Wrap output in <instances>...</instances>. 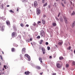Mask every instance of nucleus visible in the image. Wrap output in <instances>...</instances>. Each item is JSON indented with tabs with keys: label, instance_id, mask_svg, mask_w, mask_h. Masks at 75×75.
<instances>
[{
	"label": "nucleus",
	"instance_id": "obj_1",
	"mask_svg": "<svg viewBox=\"0 0 75 75\" xmlns=\"http://www.w3.org/2000/svg\"><path fill=\"white\" fill-rule=\"evenodd\" d=\"M60 62L62 63L61 64H60L58 63L57 64V67L58 68H61V67H62V65H63L62 63L61 62Z\"/></svg>",
	"mask_w": 75,
	"mask_h": 75
},
{
	"label": "nucleus",
	"instance_id": "obj_2",
	"mask_svg": "<svg viewBox=\"0 0 75 75\" xmlns=\"http://www.w3.org/2000/svg\"><path fill=\"white\" fill-rule=\"evenodd\" d=\"M40 34L42 37H45V33L43 30H42L41 31Z\"/></svg>",
	"mask_w": 75,
	"mask_h": 75
},
{
	"label": "nucleus",
	"instance_id": "obj_3",
	"mask_svg": "<svg viewBox=\"0 0 75 75\" xmlns=\"http://www.w3.org/2000/svg\"><path fill=\"white\" fill-rule=\"evenodd\" d=\"M37 13L38 15H39L41 13V11H40V9L38 8L37 9Z\"/></svg>",
	"mask_w": 75,
	"mask_h": 75
},
{
	"label": "nucleus",
	"instance_id": "obj_4",
	"mask_svg": "<svg viewBox=\"0 0 75 75\" xmlns=\"http://www.w3.org/2000/svg\"><path fill=\"white\" fill-rule=\"evenodd\" d=\"M42 50L43 52V54H45V53L46 52L45 48H43V47H42Z\"/></svg>",
	"mask_w": 75,
	"mask_h": 75
},
{
	"label": "nucleus",
	"instance_id": "obj_5",
	"mask_svg": "<svg viewBox=\"0 0 75 75\" xmlns=\"http://www.w3.org/2000/svg\"><path fill=\"white\" fill-rule=\"evenodd\" d=\"M25 56L28 58V61H30V60H31V59H30V57L28 54H25Z\"/></svg>",
	"mask_w": 75,
	"mask_h": 75
},
{
	"label": "nucleus",
	"instance_id": "obj_6",
	"mask_svg": "<svg viewBox=\"0 0 75 75\" xmlns=\"http://www.w3.org/2000/svg\"><path fill=\"white\" fill-rule=\"evenodd\" d=\"M22 53L23 54H24V53H25V48H23L22 49Z\"/></svg>",
	"mask_w": 75,
	"mask_h": 75
},
{
	"label": "nucleus",
	"instance_id": "obj_7",
	"mask_svg": "<svg viewBox=\"0 0 75 75\" xmlns=\"http://www.w3.org/2000/svg\"><path fill=\"white\" fill-rule=\"evenodd\" d=\"M16 32H13L11 34V36L12 37H14L15 36H16Z\"/></svg>",
	"mask_w": 75,
	"mask_h": 75
},
{
	"label": "nucleus",
	"instance_id": "obj_8",
	"mask_svg": "<svg viewBox=\"0 0 75 75\" xmlns=\"http://www.w3.org/2000/svg\"><path fill=\"white\" fill-rule=\"evenodd\" d=\"M63 43V41H61L58 42V44L59 45H62V44Z\"/></svg>",
	"mask_w": 75,
	"mask_h": 75
},
{
	"label": "nucleus",
	"instance_id": "obj_9",
	"mask_svg": "<svg viewBox=\"0 0 75 75\" xmlns=\"http://www.w3.org/2000/svg\"><path fill=\"white\" fill-rule=\"evenodd\" d=\"M34 5L35 7H36V6H37L38 5L37 2V1H36L34 2Z\"/></svg>",
	"mask_w": 75,
	"mask_h": 75
},
{
	"label": "nucleus",
	"instance_id": "obj_10",
	"mask_svg": "<svg viewBox=\"0 0 75 75\" xmlns=\"http://www.w3.org/2000/svg\"><path fill=\"white\" fill-rule=\"evenodd\" d=\"M30 73V72L29 71H27L25 72V75H29Z\"/></svg>",
	"mask_w": 75,
	"mask_h": 75
},
{
	"label": "nucleus",
	"instance_id": "obj_11",
	"mask_svg": "<svg viewBox=\"0 0 75 75\" xmlns=\"http://www.w3.org/2000/svg\"><path fill=\"white\" fill-rule=\"evenodd\" d=\"M64 19L65 23H66V24H67V23H68V21H67V18H66V17H64Z\"/></svg>",
	"mask_w": 75,
	"mask_h": 75
},
{
	"label": "nucleus",
	"instance_id": "obj_12",
	"mask_svg": "<svg viewBox=\"0 0 75 75\" xmlns=\"http://www.w3.org/2000/svg\"><path fill=\"white\" fill-rule=\"evenodd\" d=\"M11 51L12 52H14L15 51V49L14 48H12L11 49Z\"/></svg>",
	"mask_w": 75,
	"mask_h": 75
},
{
	"label": "nucleus",
	"instance_id": "obj_13",
	"mask_svg": "<svg viewBox=\"0 0 75 75\" xmlns=\"http://www.w3.org/2000/svg\"><path fill=\"white\" fill-rule=\"evenodd\" d=\"M36 68L38 69H41V67L40 66H36Z\"/></svg>",
	"mask_w": 75,
	"mask_h": 75
},
{
	"label": "nucleus",
	"instance_id": "obj_14",
	"mask_svg": "<svg viewBox=\"0 0 75 75\" xmlns=\"http://www.w3.org/2000/svg\"><path fill=\"white\" fill-rule=\"evenodd\" d=\"M4 27L2 26L1 27V31H4Z\"/></svg>",
	"mask_w": 75,
	"mask_h": 75
},
{
	"label": "nucleus",
	"instance_id": "obj_15",
	"mask_svg": "<svg viewBox=\"0 0 75 75\" xmlns=\"http://www.w3.org/2000/svg\"><path fill=\"white\" fill-rule=\"evenodd\" d=\"M42 21L43 24H45V21H44V20L43 19L42 20Z\"/></svg>",
	"mask_w": 75,
	"mask_h": 75
},
{
	"label": "nucleus",
	"instance_id": "obj_16",
	"mask_svg": "<svg viewBox=\"0 0 75 75\" xmlns=\"http://www.w3.org/2000/svg\"><path fill=\"white\" fill-rule=\"evenodd\" d=\"M39 60L40 61V62L42 63V58L41 57H39Z\"/></svg>",
	"mask_w": 75,
	"mask_h": 75
},
{
	"label": "nucleus",
	"instance_id": "obj_17",
	"mask_svg": "<svg viewBox=\"0 0 75 75\" xmlns=\"http://www.w3.org/2000/svg\"><path fill=\"white\" fill-rule=\"evenodd\" d=\"M6 24H7L8 25H10V22H9V21H7L6 22Z\"/></svg>",
	"mask_w": 75,
	"mask_h": 75
},
{
	"label": "nucleus",
	"instance_id": "obj_18",
	"mask_svg": "<svg viewBox=\"0 0 75 75\" xmlns=\"http://www.w3.org/2000/svg\"><path fill=\"white\" fill-rule=\"evenodd\" d=\"M64 59V57L62 56H61L59 57V59L60 60H62V59Z\"/></svg>",
	"mask_w": 75,
	"mask_h": 75
},
{
	"label": "nucleus",
	"instance_id": "obj_19",
	"mask_svg": "<svg viewBox=\"0 0 75 75\" xmlns=\"http://www.w3.org/2000/svg\"><path fill=\"white\" fill-rule=\"evenodd\" d=\"M72 27H74V26H75V21H74L73 22V23H72Z\"/></svg>",
	"mask_w": 75,
	"mask_h": 75
},
{
	"label": "nucleus",
	"instance_id": "obj_20",
	"mask_svg": "<svg viewBox=\"0 0 75 75\" xmlns=\"http://www.w3.org/2000/svg\"><path fill=\"white\" fill-rule=\"evenodd\" d=\"M43 42L44 40H40V42H39L40 44H42V43Z\"/></svg>",
	"mask_w": 75,
	"mask_h": 75
},
{
	"label": "nucleus",
	"instance_id": "obj_21",
	"mask_svg": "<svg viewBox=\"0 0 75 75\" xmlns=\"http://www.w3.org/2000/svg\"><path fill=\"white\" fill-rule=\"evenodd\" d=\"M75 13L74 11H73V13L71 14V16H74V15H75Z\"/></svg>",
	"mask_w": 75,
	"mask_h": 75
},
{
	"label": "nucleus",
	"instance_id": "obj_22",
	"mask_svg": "<svg viewBox=\"0 0 75 75\" xmlns=\"http://www.w3.org/2000/svg\"><path fill=\"white\" fill-rule=\"evenodd\" d=\"M52 24L53 26H56L57 25V24L55 23H53Z\"/></svg>",
	"mask_w": 75,
	"mask_h": 75
},
{
	"label": "nucleus",
	"instance_id": "obj_23",
	"mask_svg": "<svg viewBox=\"0 0 75 75\" xmlns=\"http://www.w3.org/2000/svg\"><path fill=\"white\" fill-rule=\"evenodd\" d=\"M61 4L62 6L63 7H65V5H64V3L62 2L61 3Z\"/></svg>",
	"mask_w": 75,
	"mask_h": 75
},
{
	"label": "nucleus",
	"instance_id": "obj_24",
	"mask_svg": "<svg viewBox=\"0 0 75 75\" xmlns=\"http://www.w3.org/2000/svg\"><path fill=\"white\" fill-rule=\"evenodd\" d=\"M47 5H48V4L47 3H46L43 5V7H45V6H47Z\"/></svg>",
	"mask_w": 75,
	"mask_h": 75
},
{
	"label": "nucleus",
	"instance_id": "obj_25",
	"mask_svg": "<svg viewBox=\"0 0 75 75\" xmlns=\"http://www.w3.org/2000/svg\"><path fill=\"white\" fill-rule=\"evenodd\" d=\"M69 64H66L65 66H66V68H68V67H69Z\"/></svg>",
	"mask_w": 75,
	"mask_h": 75
},
{
	"label": "nucleus",
	"instance_id": "obj_26",
	"mask_svg": "<svg viewBox=\"0 0 75 75\" xmlns=\"http://www.w3.org/2000/svg\"><path fill=\"white\" fill-rule=\"evenodd\" d=\"M20 57H21V59L22 60H23V57H22V55L21 54L20 55Z\"/></svg>",
	"mask_w": 75,
	"mask_h": 75
},
{
	"label": "nucleus",
	"instance_id": "obj_27",
	"mask_svg": "<svg viewBox=\"0 0 75 75\" xmlns=\"http://www.w3.org/2000/svg\"><path fill=\"white\" fill-rule=\"evenodd\" d=\"M9 11L11 12V13H14V12L12 10H9Z\"/></svg>",
	"mask_w": 75,
	"mask_h": 75
},
{
	"label": "nucleus",
	"instance_id": "obj_28",
	"mask_svg": "<svg viewBox=\"0 0 75 75\" xmlns=\"http://www.w3.org/2000/svg\"><path fill=\"white\" fill-rule=\"evenodd\" d=\"M63 3H64V4H67V1H66V0H64V1L63 2Z\"/></svg>",
	"mask_w": 75,
	"mask_h": 75
},
{
	"label": "nucleus",
	"instance_id": "obj_29",
	"mask_svg": "<svg viewBox=\"0 0 75 75\" xmlns=\"http://www.w3.org/2000/svg\"><path fill=\"white\" fill-rule=\"evenodd\" d=\"M71 46H69L68 48H67V50H71Z\"/></svg>",
	"mask_w": 75,
	"mask_h": 75
},
{
	"label": "nucleus",
	"instance_id": "obj_30",
	"mask_svg": "<svg viewBox=\"0 0 75 75\" xmlns=\"http://www.w3.org/2000/svg\"><path fill=\"white\" fill-rule=\"evenodd\" d=\"M33 25H34V26H35V25H36V23H35L34 22L33 23Z\"/></svg>",
	"mask_w": 75,
	"mask_h": 75
},
{
	"label": "nucleus",
	"instance_id": "obj_31",
	"mask_svg": "<svg viewBox=\"0 0 75 75\" xmlns=\"http://www.w3.org/2000/svg\"><path fill=\"white\" fill-rule=\"evenodd\" d=\"M20 25L21 26V27H24V24H23V23H21Z\"/></svg>",
	"mask_w": 75,
	"mask_h": 75
},
{
	"label": "nucleus",
	"instance_id": "obj_32",
	"mask_svg": "<svg viewBox=\"0 0 75 75\" xmlns=\"http://www.w3.org/2000/svg\"><path fill=\"white\" fill-rule=\"evenodd\" d=\"M16 45V46H15L16 47H17L18 46V45H16V44H13V46H15V45Z\"/></svg>",
	"mask_w": 75,
	"mask_h": 75
},
{
	"label": "nucleus",
	"instance_id": "obj_33",
	"mask_svg": "<svg viewBox=\"0 0 75 75\" xmlns=\"http://www.w3.org/2000/svg\"><path fill=\"white\" fill-rule=\"evenodd\" d=\"M55 18L56 19V20H57V21H59V19L58 18L56 17Z\"/></svg>",
	"mask_w": 75,
	"mask_h": 75
},
{
	"label": "nucleus",
	"instance_id": "obj_34",
	"mask_svg": "<svg viewBox=\"0 0 75 75\" xmlns=\"http://www.w3.org/2000/svg\"><path fill=\"white\" fill-rule=\"evenodd\" d=\"M47 50H50V47H47Z\"/></svg>",
	"mask_w": 75,
	"mask_h": 75
},
{
	"label": "nucleus",
	"instance_id": "obj_35",
	"mask_svg": "<svg viewBox=\"0 0 75 75\" xmlns=\"http://www.w3.org/2000/svg\"><path fill=\"white\" fill-rule=\"evenodd\" d=\"M45 2V0H42V3L44 4Z\"/></svg>",
	"mask_w": 75,
	"mask_h": 75
},
{
	"label": "nucleus",
	"instance_id": "obj_36",
	"mask_svg": "<svg viewBox=\"0 0 75 75\" xmlns=\"http://www.w3.org/2000/svg\"><path fill=\"white\" fill-rule=\"evenodd\" d=\"M72 64H73V65H75V62H73Z\"/></svg>",
	"mask_w": 75,
	"mask_h": 75
},
{
	"label": "nucleus",
	"instance_id": "obj_37",
	"mask_svg": "<svg viewBox=\"0 0 75 75\" xmlns=\"http://www.w3.org/2000/svg\"><path fill=\"white\" fill-rule=\"evenodd\" d=\"M1 6L2 7V8H4V7H3V4H1Z\"/></svg>",
	"mask_w": 75,
	"mask_h": 75
},
{
	"label": "nucleus",
	"instance_id": "obj_38",
	"mask_svg": "<svg viewBox=\"0 0 75 75\" xmlns=\"http://www.w3.org/2000/svg\"><path fill=\"white\" fill-rule=\"evenodd\" d=\"M0 57H1V59L2 60H3V57H2L1 56V55H0Z\"/></svg>",
	"mask_w": 75,
	"mask_h": 75
},
{
	"label": "nucleus",
	"instance_id": "obj_39",
	"mask_svg": "<svg viewBox=\"0 0 75 75\" xmlns=\"http://www.w3.org/2000/svg\"><path fill=\"white\" fill-rule=\"evenodd\" d=\"M26 42H29L30 40H26Z\"/></svg>",
	"mask_w": 75,
	"mask_h": 75
},
{
	"label": "nucleus",
	"instance_id": "obj_40",
	"mask_svg": "<svg viewBox=\"0 0 75 75\" xmlns=\"http://www.w3.org/2000/svg\"><path fill=\"white\" fill-rule=\"evenodd\" d=\"M40 36H38L37 37V38H40Z\"/></svg>",
	"mask_w": 75,
	"mask_h": 75
},
{
	"label": "nucleus",
	"instance_id": "obj_41",
	"mask_svg": "<svg viewBox=\"0 0 75 75\" xmlns=\"http://www.w3.org/2000/svg\"><path fill=\"white\" fill-rule=\"evenodd\" d=\"M41 23V22L40 21H39L38 23V24H40V23Z\"/></svg>",
	"mask_w": 75,
	"mask_h": 75
},
{
	"label": "nucleus",
	"instance_id": "obj_42",
	"mask_svg": "<svg viewBox=\"0 0 75 75\" xmlns=\"http://www.w3.org/2000/svg\"><path fill=\"white\" fill-rule=\"evenodd\" d=\"M46 45H48V42H46L45 43Z\"/></svg>",
	"mask_w": 75,
	"mask_h": 75
},
{
	"label": "nucleus",
	"instance_id": "obj_43",
	"mask_svg": "<svg viewBox=\"0 0 75 75\" xmlns=\"http://www.w3.org/2000/svg\"><path fill=\"white\" fill-rule=\"evenodd\" d=\"M1 25H2V24L1 23H0V28H1Z\"/></svg>",
	"mask_w": 75,
	"mask_h": 75
},
{
	"label": "nucleus",
	"instance_id": "obj_44",
	"mask_svg": "<svg viewBox=\"0 0 75 75\" xmlns=\"http://www.w3.org/2000/svg\"><path fill=\"white\" fill-rule=\"evenodd\" d=\"M61 14V13H59V14L58 15V17H59V15Z\"/></svg>",
	"mask_w": 75,
	"mask_h": 75
},
{
	"label": "nucleus",
	"instance_id": "obj_45",
	"mask_svg": "<svg viewBox=\"0 0 75 75\" xmlns=\"http://www.w3.org/2000/svg\"><path fill=\"white\" fill-rule=\"evenodd\" d=\"M30 41H32V39L31 38H30Z\"/></svg>",
	"mask_w": 75,
	"mask_h": 75
},
{
	"label": "nucleus",
	"instance_id": "obj_46",
	"mask_svg": "<svg viewBox=\"0 0 75 75\" xmlns=\"http://www.w3.org/2000/svg\"><path fill=\"white\" fill-rule=\"evenodd\" d=\"M26 27H29V25H28L27 24V25H26Z\"/></svg>",
	"mask_w": 75,
	"mask_h": 75
},
{
	"label": "nucleus",
	"instance_id": "obj_47",
	"mask_svg": "<svg viewBox=\"0 0 75 75\" xmlns=\"http://www.w3.org/2000/svg\"><path fill=\"white\" fill-rule=\"evenodd\" d=\"M4 68H6V65H5L4 66Z\"/></svg>",
	"mask_w": 75,
	"mask_h": 75
},
{
	"label": "nucleus",
	"instance_id": "obj_48",
	"mask_svg": "<svg viewBox=\"0 0 75 75\" xmlns=\"http://www.w3.org/2000/svg\"><path fill=\"white\" fill-rule=\"evenodd\" d=\"M51 7V6L50 5H49L48 6V8H50Z\"/></svg>",
	"mask_w": 75,
	"mask_h": 75
},
{
	"label": "nucleus",
	"instance_id": "obj_49",
	"mask_svg": "<svg viewBox=\"0 0 75 75\" xmlns=\"http://www.w3.org/2000/svg\"><path fill=\"white\" fill-rule=\"evenodd\" d=\"M53 75H56V73H53Z\"/></svg>",
	"mask_w": 75,
	"mask_h": 75
},
{
	"label": "nucleus",
	"instance_id": "obj_50",
	"mask_svg": "<svg viewBox=\"0 0 75 75\" xmlns=\"http://www.w3.org/2000/svg\"><path fill=\"white\" fill-rule=\"evenodd\" d=\"M43 17H46V15H44L43 16Z\"/></svg>",
	"mask_w": 75,
	"mask_h": 75
},
{
	"label": "nucleus",
	"instance_id": "obj_51",
	"mask_svg": "<svg viewBox=\"0 0 75 75\" xmlns=\"http://www.w3.org/2000/svg\"><path fill=\"white\" fill-rule=\"evenodd\" d=\"M49 58H50V59L52 58V56H50Z\"/></svg>",
	"mask_w": 75,
	"mask_h": 75
},
{
	"label": "nucleus",
	"instance_id": "obj_52",
	"mask_svg": "<svg viewBox=\"0 0 75 75\" xmlns=\"http://www.w3.org/2000/svg\"><path fill=\"white\" fill-rule=\"evenodd\" d=\"M7 7H10V5H7Z\"/></svg>",
	"mask_w": 75,
	"mask_h": 75
},
{
	"label": "nucleus",
	"instance_id": "obj_53",
	"mask_svg": "<svg viewBox=\"0 0 75 75\" xmlns=\"http://www.w3.org/2000/svg\"><path fill=\"white\" fill-rule=\"evenodd\" d=\"M56 4H57V3H54V5H56Z\"/></svg>",
	"mask_w": 75,
	"mask_h": 75
},
{
	"label": "nucleus",
	"instance_id": "obj_54",
	"mask_svg": "<svg viewBox=\"0 0 75 75\" xmlns=\"http://www.w3.org/2000/svg\"><path fill=\"white\" fill-rule=\"evenodd\" d=\"M17 11H18V8H17Z\"/></svg>",
	"mask_w": 75,
	"mask_h": 75
},
{
	"label": "nucleus",
	"instance_id": "obj_55",
	"mask_svg": "<svg viewBox=\"0 0 75 75\" xmlns=\"http://www.w3.org/2000/svg\"><path fill=\"white\" fill-rule=\"evenodd\" d=\"M74 54H75V50L74 51Z\"/></svg>",
	"mask_w": 75,
	"mask_h": 75
},
{
	"label": "nucleus",
	"instance_id": "obj_56",
	"mask_svg": "<svg viewBox=\"0 0 75 75\" xmlns=\"http://www.w3.org/2000/svg\"><path fill=\"white\" fill-rule=\"evenodd\" d=\"M40 75H42V74L41 73H40Z\"/></svg>",
	"mask_w": 75,
	"mask_h": 75
},
{
	"label": "nucleus",
	"instance_id": "obj_57",
	"mask_svg": "<svg viewBox=\"0 0 75 75\" xmlns=\"http://www.w3.org/2000/svg\"><path fill=\"white\" fill-rule=\"evenodd\" d=\"M70 3L71 4H72V2L71 1H70Z\"/></svg>",
	"mask_w": 75,
	"mask_h": 75
},
{
	"label": "nucleus",
	"instance_id": "obj_58",
	"mask_svg": "<svg viewBox=\"0 0 75 75\" xmlns=\"http://www.w3.org/2000/svg\"><path fill=\"white\" fill-rule=\"evenodd\" d=\"M2 54H4V52H2Z\"/></svg>",
	"mask_w": 75,
	"mask_h": 75
},
{
	"label": "nucleus",
	"instance_id": "obj_59",
	"mask_svg": "<svg viewBox=\"0 0 75 75\" xmlns=\"http://www.w3.org/2000/svg\"><path fill=\"white\" fill-rule=\"evenodd\" d=\"M56 1H58V0H56Z\"/></svg>",
	"mask_w": 75,
	"mask_h": 75
},
{
	"label": "nucleus",
	"instance_id": "obj_60",
	"mask_svg": "<svg viewBox=\"0 0 75 75\" xmlns=\"http://www.w3.org/2000/svg\"><path fill=\"white\" fill-rule=\"evenodd\" d=\"M26 1V2H28V0H27Z\"/></svg>",
	"mask_w": 75,
	"mask_h": 75
},
{
	"label": "nucleus",
	"instance_id": "obj_61",
	"mask_svg": "<svg viewBox=\"0 0 75 75\" xmlns=\"http://www.w3.org/2000/svg\"><path fill=\"white\" fill-rule=\"evenodd\" d=\"M62 1H64V0H62Z\"/></svg>",
	"mask_w": 75,
	"mask_h": 75
},
{
	"label": "nucleus",
	"instance_id": "obj_62",
	"mask_svg": "<svg viewBox=\"0 0 75 75\" xmlns=\"http://www.w3.org/2000/svg\"><path fill=\"white\" fill-rule=\"evenodd\" d=\"M62 21H63V19H62Z\"/></svg>",
	"mask_w": 75,
	"mask_h": 75
},
{
	"label": "nucleus",
	"instance_id": "obj_63",
	"mask_svg": "<svg viewBox=\"0 0 75 75\" xmlns=\"http://www.w3.org/2000/svg\"><path fill=\"white\" fill-rule=\"evenodd\" d=\"M1 65V63L0 62V65Z\"/></svg>",
	"mask_w": 75,
	"mask_h": 75
},
{
	"label": "nucleus",
	"instance_id": "obj_64",
	"mask_svg": "<svg viewBox=\"0 0 75 75\" xmlns=\"http://www.w3.org/2000/svg\"><path fill=\"white\" fill-rule=\"evenodd\" d=\"M31 44L32 45L33 43H31Z\"/></svg>",
	"mask_w": 75,
	"mask_h": 75
}]
</instances>
